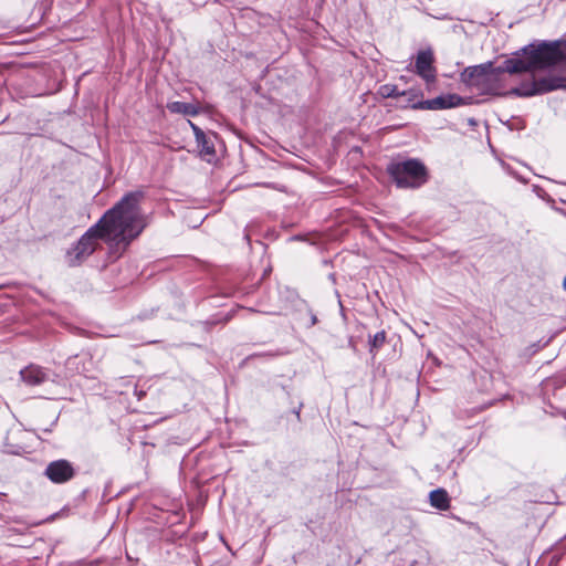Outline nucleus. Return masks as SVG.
Returning <instances> with one entry per match:
<instances>
[{
	"label": "nucleus",
	"instance_id": "1",
	"mask_svg": "<svg viewBox=\"0 0 566 566\" xmlns=\"http://www.w3.org/2000/svg\"><path fill=\"white\" fill-rule=\"evenodd\" d=\"M143 197L139 190L129 192L109 209L67 252L69 264L74 266L82 263L96 250L99 239L109 244L123 245L124 249L136 239L147 224L139 208Z\"/></svg>",
	"mask_w": 566,
	"mask_h": 566
},
{
	"label": "nucleus",
	"instance_id": "2",
	"mask_svg": "<svg viewBox=\"0 0 566 566\" xmlns=\"http://www.w3.org/2000/svg\"><path fill=\"white\" fill-rule=\"evenodd\" d=\"M558 66L566 71V54L558 42L528 45L523 49L522 57L509 59L503 66L494 67L491 62L467 67L462 74V81L480 91L494 93L500 88L503 73L511 74L527 71L545 70Z\"/></svg>",
	"mask_w": 566,
	"mask_h": 566
},
{
	"label": "nucleus",
	"instance_id": "3",
	"mask_svg": "<svg viewBox=\"0 0 566 566\" xmlns=\"http://www.w3.org/2000/svg\"><path fill=\"white\" fill-rule=\"evenodd\" d=\"M565 87L566 77L548 75L537 80L534 78L531 85H523L516 90V93L523 96H531Z\"/></svg>",
	"mask_w": 566,
	"mask_h": 566
},
{
	"label": "nucleus",
	"instance_id": "4",
	"mask_svg": "<svg viewBox=\"0 0 566 566\" xmlns=\"http://www.w3.org/2000/svg\"><path fill=\"white\" fill-rule=\"evenodd\" d=\"M387 171L391 177H424L426 166L418 159L395 161L388 165Z\"/></svg>",
	"mask_w": 566,
	"mask_h": 566
},
{
	"label": "nucleus",
	"instance_id": "5",
	"mask_svg": "<svg viewBox=\"0 0 566 566\" xmlns=\"http://www.w3.org/2000/svg\"><path fill=\"white\" fill-rule=\"evenodd\" d=\"M45 476L53 483L61 484L70 481L74 474V468L67 460L61 459L48 464Z\"/></svg>",
	"mask_w": 566,
	"mask_h": 566
},
{
	"label": "nucleus",
	"instance_id": "6",
	"mask_svg": "<svg viewBox=\"0 0 566 566\" xmlns=\"http://www.w3.org/2000/svg\"><path fill=\"white\" fill-rule=\"evenodd\" d=\"M408 101L412 103L411 106L413 108L443 109L460 105L461 97L455 94H449L444 96H438L424 102L415 101L413 98H408Z\"/></svg>",
	"mask_w": 566,
	"mask_h": 566
},
{
	"label": "nucleus",
	"instance_id": "7",
	"mask_svg": "<svg viewBox=\"0 0 566 566\" xmlns=\"http://www.w3.org/2000/svg\"><path fill=\"white\" fill-rule=\"evenodd\" d=\"M433 54L430 50L420 51L417 55L416 69L417 73L427 82L434 80V69L432 66Z\"/></svg>",
	"mask_w": 566,
	"mask_h": 566
},
{
	"label": "nucleus",
	"instance_id": "8",
	"mask_svg": "<svg viewBox=\"0 0 566 566\" xmlns=\"http://www.w3.org/2000/svg\"><path fill=\"white\" fill-rule=\"evenodd\" d=\"M21 379L29 386H38L48 379L46 373L39 366L30 365L20 371Z\"/></svg>",
	"mask_w": 566,
	"mask_h": 566
},
{
	"label": "nucleus",
	"instance_id": "9",
	"mask_svg": "<svg viewBox=\"0 0 566 566\" xmlns=\"http://www.w3.org/2000/svg\"><path fill=\"white\" fill-rule=\"evenodd\" d=\"M430 504L438 510H448L450 506V497L446 490L437 489L429 494Z\"/></svg>",
	"mask_w": 566,
	"mask_h": 566
},
{
	"label": "nucleus",
	"instance_id": "10",
	"mask_svg": "<svg viewBox=\"0 0 566 566\" xmlns=\"http://www.w3.org/2000/svg\"><path fill=\"white\" fill-rule=\"evenodd\" d=\"M192 127H193L195 133H196V139H197L198 146L200 148V154L202 156H205L208 161H210L211 157L214 154L213 145L210 144V142L207 139V137L203 134V132H201L199 128H197L193 125H192Z\"/></svg>",
	"mask_w": 566,
	"mask_h": 566
},
{
	"label": "nucleus",
	"instance_id": "11",
	"mask_svg": "<svg viewBox=\"0 0 566 566\" xmlns=\"http://www.w3.org/2000/svg\"><path fill=\"white\" fill-rule=\"evenodd\" d=\"M167 108L171 113L184 114V115H196L198 113V108L193 104L184 103V102H171L167 104Z\"/></svg>",
	"mask_w": 566,
	"mask_h": 566
},
{
	"label": "nucleus",
	"instance_id": "12",
	"mask_svg": "<svg viewBox=\"0 0 566 566\" xmlns=\"http://www.w3.org/2000/svg\"><path fill=\"white\" fill-rule=\"evenodd\" d=\"M397 189L419 188L426 179H392Z\"/></svg>",
	"mask_w": 566,
	"mask_h": 566
},
{
	"label": "nucleus",
	"instance_id": "13",
	"mask_svg": "<svg viewBox=\"0 0 566 566\" xmlns=\"http://www.w3.org/2000/svg\"><path fill=\"white\" fill-rule=\"evenodd\" d=\"M386 342V333L385 331L378 332L373 337H369V350L370 353H374L375 350L379 349Z\"/></svg>",
	"mask_w": 566,
	"mask_h": 566
},
{
	"label": "nucleus",
	"instance_id": "14",
	"mask_svg": "<svg viewBox=\"0 0 566 566\" xmlns=\"http://www.w3.org/2000/svg\"><path fill=\"white\" fill-rule=\"evenodd\" d=\"M380 93L384 97H399V96H413L411 92H398L396 87L385 85L380 88Z\"/></svg>",
	"mask_w": 566,
	"mask_h": 566
},
{
	"label": "nucleus",
	"instance_id": "15",
	"mask_svg": "<svg viewBox=\"0 0 566 566\" xmlns=\"http://www.w3.org/2000/svg\"><path fill=\"white\" fill-rule=\"evenodd\" d=\"M563 286L566 290V277L564 279Z\"/></svg>",
	"mask_w": 566,
	"mask_h": 566
}]
</instances>
